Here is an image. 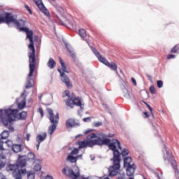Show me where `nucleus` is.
Returning a JSON list of instances; mask_svg holds the SVG:
<instances>
[{"label": "nucleus", "mask_w": 179, "mask_h": 179, "mask_svg": "<svg viewBox=\"0 0 179 179\" xmlns=\"http://www.w3.org/2000/svg\"><path fill=\"white\" fill-rule=\"evenodd\" d=\"M109 149L113 151V158L110 159L113 165L109 168V176L115 177L117 170L120 169V156H127L129 154V150L128 149L122 150L120 141L116 139L112 140L109 144Z\"/></svg>", "instance_id": "f257e3e1"}, {"label": "nucleus", "mask_w": 179, "mask_h": 179, "mask_svg": "<svg viewBox=\"0 0 179 179\" xmlns=\"http://www.w3.org/2000/svg\"><path fill=\"white\" fill-rule=\"evenodd\" d=\"M13 23L16 24V26L19 28L20 31L27 33V38L29 41V49L31 51L29 52V59L31 61V62H34V54H36L34 41V31L29 30V29L27 27H24V26H25V21L23 20H16Z\"/></svg>", "instance_id": "f03ea898"}, {"label": "nucleus", "mask_w": 179, "mask_h": 179, "mask_svg": "<svg viewBox=\"0 0 179 179\" xmlns=\"http://www.w3.org/2000/svg\"><path fill=\"white\" fill-rule=\"evenodd\" d=\"M18 109H13L12 106L8 109H4V113L6 115L3 117V124L8 125L11 124L15 120H24L27 117V112L22 111L19 113Z\"/></svg>", "instance_id": "7ed1b4c3"}, {"label": "nucleus", "mask_w": 179, "mask_h": 179, "mask_svg": "<svg viewBox=\"0 0 179 179\" xmlns=\"http://www.w3.org/2000/svg\"><path fill=\"white\" fill-rule=\"evenodd\" d=\"M93 138H97V139L90 140L88 142H87V145H89L90 148H92L93 146H95V145L109 146V145L111 144V140L108 138V136H106L104 134H99L96 136L95 133H92L88 136V139H93Z\"/></svg>", "instance_id": "20e7f679"}, {"label": "nucleus", "mask_w": 179, "mask_h": 179, "mask_svg": "<svg viewBox=\"0 0 179 179\" xmlns=\"http://www.w3.org/2000/svg\"><path fill=\"white\" fill-rule=\"evenodd\" d=\"M59 62L62 66V69L64 71H61V70L59 69H57V71L59 72L62 78L61 80L62 83H64L66 86L69 88V89H71L73 87V85L71 82V80L69 79V76H66L65 73H69V72L71 71V70L69 69V68L67 66V65H66L64 62V60L62 59V58L59 57Z\"/></svg>", "instance_id": "39448f33"}, {"label": "nucleus", "mask_w": 179, "mask_h": 179, "mask_svg": "<svg viewBox=\"0 0 179 179\" xmlns=\"http://www.w3.org/2000/svg\"><path fill=\"white\" fill-rule=\"evenodd\" d=\"M29 57V72L28 75V79L27 82V85H25V88L30 89L33 87V84L31 83V80H33L31 78L33 77L34 71L36 70V67L37 66V59H36V55L34 54V62L30 60L29 53H28Z\"/></svg>", "instance_id": "423d86ee"}, {"label": "nucleus", "mask_w": 179, "mask_h": 179, "mask_svg": "<svg viewBox=\"0 0 179 179\" xmlns=\"http://www.w3.org/2000/svg\"><path fill=\"white\" fill-rule=\"evenodd\" d=\"M48 113L49 114L50 121L52 123V124L49 127L48 133L50 134V135H52L56 129L57 124H58L59 123V113H57V115H55L52 109L50 108L48 109Z\"/></svg>", "instance_id": "0eeeda50"}, {"label": "nucleus", "mask_w": 179, "mask_h": 179, "mask_svg": "<svg viewBox=\"0 0 179 179\" xmlns=\"http://www.w3.org/2000/svg\"><path fill=\"white\" fill-rule=\"evenodd\" d=\"M165 151H166V154H164L163 155L164 161L171 162L173 170H178L177 161L175 160L173 153L168 150L166 148H165Z\"/></svg>", "instance_id": "6e6552de"}, {"label": "nucleus", "mask_w": 179, "mask_h": 179, "mask_svg": "<svg viewBox=\"0 0 179 179\" xmlns=\"http://www.w3.org/2000/svg\"><path fill=\"white\" fill-rule=\"evenodd\" d=\"M66 105L71 108H73L74 106L80 107V108H82L81 99L80 98H77L73 94L71 95V96L68 98L67 101H66Z\"/></svg>", "instance_id": "1a4fd4ad"}, {"label": "nucleus", "mask_w": 179, "mask_h": 179, "mask_svg": "<svg viewBox=\"0 0 179 179\" xmlns=\"http://www.w3.org/2000/svg\"><path fill=\"white\" fill-rule=\"evenodd\" d=\"M97 57H99V62H101L102 64H105L107 67H109L111 70L115 71V73H117V65L116 63H109L108 61L106 58L103 57V56L100 55L99 53H97Z\"/></svg>", "instance_id": "9d476101"}, {"label": "nucleus", "mask_w": 179, "mask_h": 179, "mask_svg": "<svg viewBox=\"0 0 179 179\" xmlns=\"http://www.w3.org/2000/svg\"><path fill=\"white\" fill-rule=\"evenodd\" d=\"M8 155H9V150H4L3 151H1V153H0V171L5 168L6 165V156Z\"/></svg>", "instance_id": "9b49d317"}, {"label": "nucleus", "mask_w": 179, "mask_h": 179, "mask_svg": "<svg viewBox=\"0 0 179 179\" xmlns=\"http://www.w3.org/2000/svg\"><path fill=\"white\" fill-rule=\"evenodd\" d=\"M34 2L38 6V8L40 9V10L45 14V16L50 17V11L46 8L45 6H44V4L42 1V0H33Z\"/></svg>", "instance_id": "f8f14e48"}, {"label": "nucleus", "mask_w": 179, "mask_h": 179, "mask_svg": "<svg viewBox=\"0 0 179 179\" xmlns=\"http://www.w3.org/2000/svg\"><path fill=\"white\" fill-rule=\"evenodd\" d=\"M62 173L65 174L66 176L70 177V178L72 179H76L80 177V174L79 171L76 173L73 172V171L71 169H62Z\"/></svg>", "instance_id": "ddd939ff"}, {"label": "nucleus", "mask_w": 179, "mask_h": 179, "mask_svg": "<svg viewBox=\"0 0 179 179\" xmlns=\"http://www.w3.org/2000/svg\"><path fill=\"white\" fill-rule=\"evenodd\" d=\"M3 18V23L9 24L10 23H14L16 19L14 18L13 15L10 13H4Z\"/></svg>", "instance_id": "4468645a"}, {"label": "nucleus", "mask_w": 179, "mask_h": 179, "mask_svg": "<svg viewBox=\"0 0 179 179\" xmlns=\"http://www.w3.org/2000/svg\"><path fill=\"white\" fill-rule=\"evenodd\" d=\"M126 169V173H127V176L128 177H132L135 170H136V165H135L134 164H131V165L130 166H124Z\"/></svg>", "instance_id": "2eb2a0df"}, {"label": "nucleus", "mask_w": 179, "mask_h": 179, "mask_svg": "<svg viewBox=\"0 0 179 179\" xmlns=\"http://www.w3.org/2000/svg\"><path fill=\"white\" fill-rule=\"evenodd\" d=\"M26 169H19L18 171L13 172V176L15 179H22V176L26 175Z\"/></svg>", "instance_id": "dca6fc26"}, {"label": "nucleus", "mask_w": 179, "mask_h": 179, "mask_svg": "<svg viewBox=\"0 0 179 179\" xmlns=\"http://www.w3.org/2000/svg\"><path fill=\"white\" fill-rule=\"evenodd\" d=\"M78 126H79V123H76L75 119L70 118L66 122V127H67V128H72Z\"/></svg>", "instance_id": "f3484780"}, {"label": "nucleus", "mask_w": 179, "mask_h": 179, "mask_svg": "<svg viewBox=\"0 0 179 179\" xmlns=\"http://www.w3.org/2000/svg\"><path fill=\"white\" fill-rule=\"evenodd\" d=\"M19 168H20V167L17 164H10L6 166V170L8 171H11V172L14 173V172L20 170Z\"/></svg>", "instance_id": "a211bd4d"}, {"label": "nucleus", "mask_w": 179, "mask_h": 179, "mask_svg": "<svg viewBox=\"0 0 179 179\" xmlns=\"http://www.w3.org/2000/svg\"><path fill=\"white\" fill-rule=\"evenodd\" d=\"M20 169L27 165V160L25 157H19L18 160L16 164Z\"/></svg>", "instance_id": "6ab92c4d"}, {"label": "nucleus", "mask_w": 179, "mask_h": 179, "mask_svg": "<svg viewBox=\"0 0 179 179\" xmlns=\"http://www.w3.org/2000/svg\"><path fill=\"white\" fill-rule=\"evenodd\" d=\"M46 138H47V133L39 134L36 136V142L39 144H41L42 142L45 141Z\"/></svg>", "instance_id": "aec40b11"}, {"label": "nucleus", "mask_w": 179, "mask_h": 179, "mask_svg": "<svg viewBox=\"0 0 179 179\" xmlns=\"http://www.w3.org/2000/svg\"><path fill=\"white\" fill-rule=\"evenodd\" d=\"M12 148V150L13 152H15V153H18L22 152V149H23V146L21 144H14V145H13Z\"/></svg>", "instance_id": "412c9836"}, {"label": "nucleus", "mask_w": 179, "mask_h": 179, "mask_svg": "<svg viewBox=\"0 0 179 179\" xmlns=\"http://www.w3.org/2000/svg\"><path fill=\"white\" fill-rule=\"evenodd\" d=\"M62 25L66 26L67 27H72L73 29L76 28V24L73 21H69V20H66L65 22H62Z\"/></svg>", "instance_id": "4be33fe9"}, {"label": "nucleus", "mask_w": 179, "mask_h": 179, "mask_svg": "<svg viewBox=\"0 0 179 179\" xmlns=\"http://www.w3.org/2000/svg\"><path fill=\"white\" fill-rule=\"evenodd\" d=\"M27 159L29 162H32V163H36L38 162V160H36V156L33 152L27 154Z\"/></svg>", "instance_id": "5701e85b"}, {"label": "nucleus", "mask_w": 179, "mask_h": 179, "mask_svg": "<svg viewBox=\"0 0 179 179\" xmlns=\"http://www.w3.org/2000/svg\"><path fill=\"white\" fill-rule=\"evenodd\" d=\"M48 66L50 69H54L56 67V62L54 60L53 58H49Z\"/></svg>", "instance_id": "b1692460"}, {"label": "nucleus", "mask_w": 179, "mask_h": 179, "mask_svg": "<svg viewBox=\"0 0 179 179\" xmlns=\"http://www.w3.org/2000/svg\"><path fill=\"white\" fill-rule=\"evenodd\" d=\"M132 158L131 157H124V166H132Z\"/></svg>", "instance_id": "393cba45"}, {"label": "nucleus", "mask_w": 179, "mask_h": 179, "mask_svg": "<svg viewBox=\"0 0 179 179\" xmlns=\"http://www.w3.org/2000/svg\"><path fill=\"white\" fill-rule=\"evenodd\" d=\"M119 170L120 169H118L117 171V173H116V175H115V176H117V173H118V177L116 179H124L125 178V173H124V172L123 171H120L119 173H118ZM129 179H134V178H129Z\"/></svg>", "instance_id": "a878e982"}, {"label": "nucleus", "mask_w": 179, "mask_h": 179, "mask_svg": "<svg viewBox=\"0 0 179 179\" xmlns=\"http://www.w3.org/2000/svg\"><path fill=\"white\" fill-rule=\"evenodd\" d=\"M1 138L0 139L2 140H6L9 137V132L8 131H3L1 135Z\"/></svg>", "instance_id": "bb28decb"}, {"label": "nucleus", "mask_w": 179, "mask_h": 179, "mask_svg": "<svg viewBox=\"0 0 179 179\" xmlns=\"http://www.w3.org/2000/svg\"><path fill=\"white\" fill-rule=\"evenodd\" d=\"M26 173L27 175V179H35V173L33 171H27Z\"/></svg>", "instance_id": "cd10ccee"}, {"label": "nucleus", "mask_w": 179, "mask_h": 179, "mask_svg": "<svg viewBox=\"0 0 179 179\" xmlns=\"http://www.w3.org/2000/svg\"><path fill=\"white\" fill-rule=\"evenodd\" d=\"M78 157H73L72 155H69L67 157V160L71 163H76Z\"/></svg>", "instance_id": "c85d7f7f"}, {"label": "nucleus", "mask_w": 179, "mask_h": 179, "mask_svg": "<svg viewBox=\"0 0 179 179\" xmlns=\"http://www.w3.org/2000/svg\"><path fill=\"white\" fill-rule=\"evenodd\" d=\"M171 53L173 54H179V44L176 45L175 47H173L171 49Z\"/></svg>", "instance_id": "c756f323"}, {"label": "nucleus", "mask_w": 179, "mask_h": 179, "mask_svg": "<svg viewBox=\"0 0 179 179\" xmlns=\"http://www.w3.org/2000/svg\"><path fill=\"white\" fill-rule=\"evenodd\" d=\"M79 34L81 36V38H84L87 37V31L84 29H80L79 31Z\"/></svg>", "instance_id": "7c9ffc66"}, {"label": "nucleus", "mask_w": 179, "mask_h": 179, "mask_svg": "<svg viewBox=\"0 0 179 179\" xmlns=\"http://www.w3.org/2000/svg\"><path fill=\"white\" fill-rule=\"evenodd\" d=\"M13 122H12V123H8V125H4V126H6V127L8 128V130H10V131H11V132H14V131H15L14 127L12 126V124H13Z\"/></svg>", "instance_id": "2f4dec72"}, {"label": "nucleus", "mask_w": 179, "mask_h": 179, "mask_svg": "<svg viewBox=\"0 0 179 179\" xmlns=\"http://www.w3.org/2000/svg\"><path fill=\"white\" fill-rule=\"evenodd\" d=\"M41 169H42V166L39 164H37L34 166V171H35L36 172H38L41 171Z\"/></svg>", "instance_id": "473e14b6"}, {"label": "nucleus", "mask_w": 179, "mask_h": 179, "mask_svg": "<svg viewBox=\"0 0 179 179\" xmlns=\"http://www.w3.org/2000/svg\"><path fill=\"white\" fill-rule=\"evenodd\" d=\"M25 106H26V102L24 101L18 103V108H20V110H22L23 108H24Z\"/></svg>", "instance_id": "72a5a7b5"}, {"label": "nucleus", "mask_w": 179, "mask_h": 179, "mask_svg": "<svg viewBox=\"0 0 179 179\" xmlns=\"http://www.w3.org/2000/svg\"><path fill=\"white\" fill-rule=\"evenodd\" d=\"M4 143L7 145L8 148H12L14 145L11 140H7L6 141H3V143Z\"/></svg>", "instance_id": "f704fd0d"}, {"label": "nucleus", "mask_w": 179, "mask_h": 179, "mask_svg": "<svg viewBox=\"0 0 179 179\" xmlns=\"http://www.w3.org/2000/svg\"><path fill=\"white\" fill-rule=\"evenodd\" d=\"M6 115V113L5 111L3 110V109H0V119H1V122L3 123V118L5 117Z\"/></svg>", "instance_id": "c9c22d12"}, {"label": "nucleus", "mask_w": 179, "mask_h": 179, "mask_svg": "<svg viewBox=\"0 0 179 179\" xmlns=\"http://www.w3.org/2000/svg\"><path fill=\"white\" fill-rule=\"evenodd\" d=\"M69 94H70L69 91L66 90V91H64V93H62V98H65L66 96H68L69 98L71 97V95H69Z\"/></svg>", "instance_id": "e433bc0d"}, {"label": "nucleus", "mask_w": 179, "mask_h": 179, "mask_svg": "<svg viewBox=\"0 0 179 179\" xmlns=\"http://www.w3.org/2000/svg\"><path fill=\"white\" fill-rule=\"evenodd\" d=\"M78 145H80V148H84L87 147V143H85V141H80L78 143Z\"/></svg>", "instance_id": "4c0bfd02"}, {"label": "nucleus", "mask_w": 179, "mask_h": 179, "mask_svg": "<svg viewBox=\"0 0 179 179\" xmlns=\"http://www.w3.org/2000/svg\"><path fill=\"white\" fill-rule=\"evenodd\" d=\"M150 92L151 93V94H157V91L155 90V88L154 87V85H151L150 87Z\"/></svg>", "instance_id": "58836bf2"}, {"label": "nucleus", "mask_w": 179, "mask_h": 179, "mask_svg": "<svg viewBox=\"0 0 179 179\" xmlns=\"http://www.w3.org/2000/svg\"><path fill=\"white\" fill-rule=\"evenodd\" d=\"M37 112L40 113L41 118L44 116L43 109L42 108H39L37 110Z\"/></svg>", "instance_id": "ea45409f"}, {"label": "nucleus", "mask_w": 179, "mask_h": 179, "mask_svg": "<svg viewBox=\"0 0 179 179\" xmlns=\"http://www.w3.org/2000/svg\"><path fill=\"white\" fill-rule=\"evenodd\" d=\"M3 141L1 139H0V150H2V152L5 150H8L6 149H3Z\"/></svg>", "instance_id": "a19ab883"}, {"label": "nucleus", "mask_w": 179, "mask_h": 179, "mask_svg": "<svg viewBox=\"0 0 179 179\" xmlns=\"http://www.w3.org/2000/svg\"><path fill=\"white\" fill-rule=\"evenodd\" d=\"M157 86L159 88L163 87V82H162V80H158V81H157Z\"/></svg>", "instance_id": "79ce46f5"}, {"label": "nucleus", "mask_w": 179, "mask_h": 179, "mask_svg": "<svg viewBox=\"0 0 179 179\" xmlns=\"http://www.w3.org/2000/svg\"><path fill=\"white\" fill-rule=\"evenodd\" d=\"M78 153H79V150H78L77 148H76V149H74V150H73L71 151V155H78Z\"/></svg>", "instance_id": "37998d69"}, {"label": "nucleus", "mask_w": 179, "mask_h": 179, "mask_svg": "<svg viewBox=\"0 0 179 179\" xmlns=\"http://www.w3.org/2000/svg\"><path fill=\"white\" fill-rule=\"evenodd\" d=\"M24 8H25V9H27V11L29 12V14H33V11L31 10V8H30V7L29 6H28V5H24Z\"/></svg>", "instance_id": "c03bdc74"}, {"label": "nucleus", "mask_w": 179, "mask_h": 179, "mask_svg": "<svg viewBox=\"0 0 179 179\" xmlns=\"http://www.w3.org/2000/svg\"><path fill=\"white\" fill-rule=\"evenodd\" d=\"M175 58H176L175 55H168V56H167V60H170V59H175Z\"/></svg>", "instance_id": "a18cd8bd"}, {"label": "nucleus", "mask_w": 179, "mask_h": 179, "mask_svg": "<svg viewBox=\"0 0 179 179\" xmlns=\"http://www.w3.org/2000/svg\"><path fill=\"white\" fill-rule=\"evenodd\" d=\"M93 52H94L95 56L97 57L98 60H99V57H98L97 54H99V55L101 56V53L97 52L96 49H93Z\"/></svg>", "instance_id": "49530a36"}, {"label": "nucleus", "mask_w": 179, "mask_h": 179, "mask_svg": "<svg viewBox=\"0 0 179 179\" xmlns=\"http://www.w3.org/2000/svg\"><path fill=\"white\" fill-rule=\"evenodd\" d=\"M102 124H103L102 122H97L96 123H94V127H99Z\"/></svg>", "instance_id": "de8ad7c7"}, {"label": "nucleus", "mask_w": 179, "mask_h": 179, "mask_svg": "<svg viewBox=\"0 0 179 179\" xmlns=\"http://www.w3.org/2000/svg\"><path fill=\"white\" fill-rule=\"evenodd\" d=\"M30 138H31V134H27V135L25 136L24 137V139L27 141H29L30 140Z\"/></svg>", "instance_id": "09e8293b"}, {"label": "nucleus", "mask_w": 179, "mask_h": 179, "mask_svg": "<svg viewBox=\"0 0 179 179\" xmlns=\"http://www.w3.org/2000/svg\"><path fill=\"white\" fill-rule=\"evenodd\" d=\"M69 54L73 58L75 59L76 57V55L75 52H73V51H69Z\"/></svg>", "instance_id": "8fccbe9b"}, {"label": "nucleus", "mask_w": 179, "mask_h": 179, "mask_svg": "<svg viewBox=\"0 0 179 179\" xmlns=\"http://www.w3.org/2000/svg\"><path fill=\"white\" fill-rule=\"evenodd\" d=\"M83 121L85 122H91V117H85L84 119H83Z\"/></svg>", "instance_id": "3c124183"}, {"label": "nucleus", "mask_w": 179, "mask_h": 179, "mask_svg": "<svg viewBox=\"0 0 179 179\" xmlns=\"http://www.w3.org/2000/svg\"><path fill=\"white\" fill-rule=\"evenodd\" d=\"M146 106L148 110H150V113H152V112H153V109L151 108V106L149 104L146 103Z\"/></svg>", "instance_id": "603ef678"}, {"label": "nucleus", "mask_w": 179, "mask_h": 179, "mask_svg": "<svg viewBox=\"0 0 179 179\" xmlns=\"http://www.w3.org/2000/svg\"><path fill=\"white\" fill-rule=\"evenodd\" d=\"M143 115V118H148L150 117L147 112H144Z\"/></svg>", "instance_id": "864d4df0"}, {"label": "nucleus", "mask_w": 179, "mask_h": 179, "mask_svg": "<svg viewBox=\"0 0 179 179\" xmlns=\"http://www.w3.org/2000/svg\"><path fill=\"white\" fill-rule=\"evenodd\" d=\"M131 82L134 85H136V80L134 78H131Z\"/></svg>", "instance_id": "5fc2aeb1"}, {"label": "nucleus", "mask_w": 179, "mask_h": 179, "mask_svg": "<svg viewBox=\"0 0 179 179\" xmlns=\"http://www.w3.org/2000/svg\"><path fill=\"white\" fill-rule=\"evenodd\" d=\"M3 20L2 16L0 15V24L3 23Z\"/></svg>", "instance_id": "6e6d98bb"}, {"label": "nucleus", "mask_w": 179, "mask_h": 179, "mask_svg": "<svg viewBox=\"0 0 179 179\" xmlns=\"http://www.w3.org/2000/svg\"><path fill=\"white\" fill-rule=\"evenodd\" d=\"M113 136V134H109L108 135V138H112Z\"/></svg>", "instance_id": "4d7b16f0"}, {"label": "nucleus", "mask_w": 179, "mask_h": 179, "mask_svg": "<svg viewBox=\"0 0 179 179\" xmlns=\"http://www.w3.org/2000/svg\"><path fill=\"white\" fill-rule=\"evenodd\" d=\"M34 39H35L36 41H38V36H35Z\"/></svg>", "instance_id": "13d9d810"}, {"label": "nucleus", "mask_w": 179, "mask_h": 179, "mask_svg": "<svg viewBox=\"0 0 179 179\" xmlns=\"http://www.w3.org/2000/svg\"><path fill=\"white\" fill-rule=\"evenodd\" d=\"M39 146H40V143H38V144L36 145V148H37V150L39 149Z\"/></svg>", "instance_id": "bf43d9fd"}, {"label": "nucleus", "mask_w": 179, "mask_h": 179, "mask_svg": "<svg viewBox=\"0 0 179 179\" xmlns=\"http://www.w3.org/2000/svg\"><path fill=\"white\" fill-rule=\"evenodd\" d=\"M92 130L87 131L85 134H88L89 132H92Z\"/></svg>", "instance_id": "052dcab7"}, {"label": "nucleus", "mask_w": 179, "mask_h": 179, "mask_svg": "<svg viewBox=\"0 0 179 179\" xmlns=\"http://www.w3.org/2000/svg\"><path fill=\"white\" fill-rule=\"evenodd\" d=\"M151 115H152V118H155V115L153 114V112L151 113Z\"/></svg>", "instance_id": "680f3d73"}, {"label": "nucleus", "mask_w": 179, "mask_h": 179, "mask_svg": "<svg viewBox=\"0 0 179 179\" xmlns=\"http://www.w3.org/2000/svg\"><path fill=\"white\" fill-rule=\"evenodd\" d=\"M42 96H43V95H41V96H39V99H40V100H41Z\"/></svg>", "instance_id": "e2e57ef3"}, {"label": "nucleus", "mask_w": 179, "mask_h": 179, "mask_svg": "<svg viewBox=\"0 0 179 179\" xmlns=\"http://www.w3.org/2000/svg\"><path fill=\"white\" fill-rule=\"evenodd\" d=\"M49 178H50V179H52V176H49Z\"/></svg>", "instance_id": "0e129e2a"}, {"label": "nucleus", "mask_w": 179, "mask_h": 179, "mask_svg": "<svg viewBox=\"0 0 179 179\" xmlns=\"http://www.w3.org/2000/svg\"><path fill=\"white\" fill-rule=\"evenodd\" d=\"M103 179H110L109 178H103Z\"/></svg>", "instance_id": "69168bd1"}, {"label": "nucleus", "mask_w": 179, "mask_h": 179, "mask_svg": "<svg viewBox=\"0 0 179 179\" xmlns=\"http://www.w3.org/2000/svg\"><path fill=\"white\" fill-rule=\"evenodd\" d=\"M0 7H2V6L0 5Z\"/></svg>", "instance_id": "338daca9"}, {"label": "nucleus", "mask_w": 179, "mask_h": 179, "mask_svg": "<svg viewBox=\"0 0 179 179\" xmlns=\"http://www.w3.org/2000/svg\"><path fill=\"white\" fill-rule=\"evenodd\" d=\"M144 179H146V178H144Z\"/></svg>", "instance_id": "774afa93"}]
</instances>
